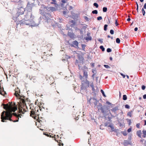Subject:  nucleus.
I'll list each match as a JSON object with an SVG mask.
<instances>
[{
  "mask_svg": "<svg viewBox=\"0 0 146 146\" xmlns=\"http://www.w3.org/2000/svg\"><path fill=\"white\" fill-rule=\"evenodd\" d=\"M85 39L86 40H91L92 38L91 36H88L86 37Z\"/></svg>",
  "mask_w": 146,
  "mask_h": 146,
  "instance_id": "18",
  "label": "nucleus"
},
{
  "mask_svg": "<svg viewBox=\"0 0 146 146\" xmlns=\"http://www.w3.org/2000/svg\"><path fill=\"white\" fill-rule=\"evenodd\" d=\"M110 33L112 34L113 35L114 33V31L113 30H111L110 31Z\"/></svg>",
  "mask_w": 146,
  "mask_h": 146,
  "instance_id": "38",
  "label": "nucleus"
},
{
  "mask_svg": "<svg viewBox=\"0 0 146 146\" xmlns=\"http://www.w3.org/2000/svg\"><path fill=\"white\" fill-rule=\"evenodd\" d=\"M108 127H110L111 128V129L112 130V131H114V127L112 125H110L109 126H108Z\"/></svg>",
  "mask_w": 146,
  "mask_h": 146,
  "instance_id": "16",
  "label": "nucleus"
},
{
  "mask_svg": "<svg viewBox=\"0 0 146 146\" xmlns=\"http://www.w3.org/2000/svg\"><path fill=\"white\" fill-rule=\"evenodd\" d=\"M108 38H110V35H108Z\"/></svg>",
  "mask_w": 146,
  "mask_h": 146,
  "instance_id": "64",
  "label": "nucleus"
},
{
  "mask_svg": "<svg viewBox=\"0 0 146 146\" xmlns=\"http://www.w3.org/2000/svg\"><path fill=\"white\" fill-rule=\"evenodd\" d=\"M39 128L40 130H41L42 131L44 130V129H42V128Z\"/></svg>",
  "mask_w": 146,
  "mask_h": 146,
  "instance_id": "57",
  "label": "nucleus"
},
{
  "mask_svg": "<svg viewBox=\"0 0 146 146\" xmlns=\"http://www.w3.org/2000/svg\"><path fill=\"white\" fill-rule=\"evenodd\" d=\"M92 13L96 14L98 13V11L96 10H95L92 11Z\"/></svg>",
  "mask_w": 146,
  "mask_h": 146,
  "instance_id": "25",
  "label": "nucleus"
},
{
  "mask_svg": "<svg viewBox=\"0 0 146 146\" xmlns=\"http://www.w3.org/2000/svg\"><path fill=\"white\" fill-rule=\"evenodd\" d=\"M138 30V28L137 27H136L134 29V30L135 31H137Z\"/></svg>",
  "mask_w": 146,
  "mask_h": 146,
  "instance_id": "52",
  "label": "nucleus"
},
{
  "mask_svg": "<svg viewBox=\"0 0 146 146\" xmlns=\"http://www.w3.org/2000/svg\"><path fill=\"white\" fill-rule=\"evenodd\" d=\"M142 89L144 90L145 89V86H144V85H143L142 86Z\"/></svg>",
  "mask_w": 146,
  "mask_h": 146,
  "instance_id": "40",
  "label": "nucleus"
},
{
  "mask_svg": "<svg viewBox=\"0 0 146 146\" xmlns=\"http://www.w3.org/2000/svg\"><path fill=\"white\" fill-rule=\"evenodd\" d=\"M102 19V17L100 16L97 17V20H100Z\"/></svg>",
  "mask_w": 146,
  "mask_h": 146,
  "instance_id": "35",
  "label": "nucleus"
},
{
  "mask_svg": "<svg viewBox=\"0 0 146 146\" xmlns=\"http://www.w3.org/2000/svg\"><path fill=\"white\" fill-rule=\"evenodd\" d=\"M53 2H51V4H55V0H52Z\"/></svg>",
  "mask_w": 146,
  "mask_h": 146,
  "instance_id": "49",
  "label": "nucleus"
},
{
  "mask_svg": "<svg viewBox=\"0 0 146 146\" xmlns=\"http://www.w3.org/2000/svg\"><path fill=\"white\" fill-rule=\"evenodd\" d=\"M102 39H100L98 40V41L100 42H103V41H102Z\"/></svg>",
  "mask_w": 146,
  "mask_h": 146,
  "instance_id": "53",
  "label": "nucleus"
},
{
  "mask_svg": "<svg viewBox=\"0 0 146 146\" xmlns=\"http://www.w3.org/2000/svg\"><path fill=\"white\" fill-rule=\"evenodd\" d=\"M93 100L94 101H95V102L96 103H94V104L95 105H96V103L97 102V100H96L95 99H93Z\"/></svg>",
  "mask_w": 146,
  "mask_h": 146,
  "instance_id": "48",
  "label": "nucleus"
},
{
  "mask_svg": "<svg viewBox=\"0 0 146 146\" xmlns=\"http://www.w3.org/2000/svg\"><path fill=\"white\" fill-rule=\"evenodd\" d=\"M117 110H118V108L117 107H115L112 109L111 110L113 112H115Z\"/></svg>",
  "mask_w": 146,
  "mask_h": 146,
  "instance_id": "13",
  "label": "nucleus"
},
{
  "mask_svg": "<svg viewBox=\"0 0 146 146\" xmlns=\"http://www.w3.org/2000/svg\"><path fill=\"white\" fill-rule=\"evenodd\" d=\"M107 9L106 7H104L103 8V11L104 12H106L107 11Z\"/></svg>",
  "mask_w": 146,
  "mask_h": 146,
  "instance_id": "23",
  "label": "nucleus"
},
{
  "mask_svg": "<svg viewBox=\"0 0 146 146\" xmlns=\"http://www.w3.org/2000/svg\"><path fill=\"white\" fill-rule=\"evenodd\" d=\"M139 124H137L136 125V126L138 128H139Z\"/></svg>",
  "mask_w": 146,
  "mask_h": 146,
  "instance_id": "46",
  "label": "nucleus"
},
{
  "mask_svg": "<svg viewBox=\"0 0 146 146\" xmlns=\"http://www.w3.org/2000/svg\"><path fill=\"white\" fill-rule=\"evenodd\" d=\"M54 78L52 77H50L49 78V79L48 81L49 83L50 84H53L54 82Z\"/></svg>",
  "mask_w": 146,
  "mask_h": 146,
  "instance_id": "8",
  "label": "nucleus"
},
{
  "mask_svg": "<svg viewBox=\"0 0 146 146\" xmlns=\"http://www.w3.org/2000/svg\"><path fill=\"white\" fill-rule=\"evenodd\" d=\"M143 98L144 99H146V94H145L143 96Z\"/></svg>",
  "mask_w": 146,
  "mask_h": 146,
  "instance_id": "47",
  "label": "nucleus"
},
{
  "mask_svg": "<svg viewBox=\"0 0 146 146\" xmlns=\"http://www.w3.org/2000/svg\"><path fill=\"white\" fill-rule=\"evenodd\" d=\"M25 11V9L23 7H20L18 9L17 12L16 14L17 15L19 16L20 15H22L23 14Z\"/></svg>",
  "mask_w": 146,
  "mask_h": 146,
  "instance_id": "5",
  "label": "nucleus"
},
{
  "mask_svg": "<svg viewBox=\"0 0 146 146\" xmlns=\"http://www.w3.org/2000/svg\"><path fill=\"white\" fill-rule=\"evenodd\" d=\"M85 46H86L84 44H82V48L83 50H84Z\"/></svg>",
  "mask_w": 146,
  "mask_h": 146,
  "instance_id": "26",
  "label": "nucleus"
},
{
  "mask_svg": "<svg viewBox=\"0 0 146 146\" xmlns=\"http://www.w3.org/2000/svg\"><path fill=\"white\" fill-rule=\"evenodd\" d=\"M84 18L87 21H88V18L87 17L85 16L84 17Z\"/></svg>",
  "mask_w": 146,
  "mask_h": 146,
  "instance_id": "45",
  "label": "nucleus"
},
{
  "mask_svg": "<svg viewBox=\"0 0 146 146\" xmlns=\"http://www.w3.org/2000/svg\"><path fill=\"white\" fill-rule=\"evenodd\" d=\"M91 65L92 66V67H94V63H92V64H91Z\"/></svg>",
  "mask_w": 146,
  "mask_h": 146,
  "instance_id": "55",
  "label": "nucleus"
},
{
  "mask_svg": "<svg viewBox=\"0 0 146 146\" xmlns=\"http://www.w3.org/2000/svg\"><path fill=\"white\" fill-rule=\"evenodd\" d=\"M131 128H129L127 130V132L129 133L131 131Z\"/></svg>",
  "mask_w": 146,
  "mask_h": 146,
  "instance_id": "41",
  "label": "nucleus"
},
{
  "mask_svg": "<svg viewBox=\"0 0 146 146\" xmlns=\"http://www.w3.org/2000/svg\"><path fill=\"white\" fill-rule=\"evenodd\" d=\"M8 104H3L1 106H3V108L6 111H3L1 114V121L2 122H5V120H9L13 122H18L19 117H21L20 115L21 114H17L16 113H12V112L15 111L17 110V105L15 103L9 102Z\"/></svg>",
  "mask_w": 146,
  "mask_h": 146,
  "instance_id": "1",
  "label": "nucleus"
},
{
  "mask_svg": "<svg viewBox=\"0 0 146 146\" xmlns=\"http://www.w3.org/2000/svg\"><path fill=\"white\" fill-rule=\"evenodd\" d=\"M40 111H44L45 110V109L44 108H41L40 107V108L39 109Z\"/></svg>",
  "mask_w": 146,
  "mask_h": 146,
  "instance_id": "24",
  "label": "nucleus"
},
{
  "mask_svg": "<svg viewBox=\"0 0 146 146\" xmlns=\"http://www.w3.org/2000/svg\"><path fill=\"white\" fill-rule=\"evenodd\" d=\"M137 135L139 137H141V130H138L137 132Z\"/></svg>",
  "mask_w": 146,
  "mask_h": 146,
  "instance_id": "11",
  "label": "nucleus"
},
{
  "mask_svg": "<svg viewBox=\"0 0 146 146\" xmlns=\"http://www.w3.org/2000/svg\"><path fill=\"white\" fill-rule=\"evenodd\" d=\"M14 95L17 97L21 100L19 103L18 102L19 104V111L18 112L19 113H22V114H24L25 112L26 111L25 108L26 107L25 102V100L22 98H23L24 97L21 96L17 91H15Z\"/></svg>",
  "mask_w": 146,
  "mask_h": 146,
  "instance_id": "2",
  "label": "nucleus"
},
{
  "mask_svg": "<svg viewBox=\"0 0 146 146\" xmlns=\"http://www.w3.org/2000/svg\"><path fill=\"white\" fill-rule=\"evenodd\" d=\"M115 24L116 26H117L118 25V24L117 20H115Z\"/></svg>",
  "mask_w": 146,
  "mask_h": 146,
  "instance_id": "42",
  "label": "nucleus"
},
{
  "mask_svg": "<svg viewBox=\"0 0 146 146\" xmlns=\"http://www.w3.org/2000/svg\"><path fill=\"white\" fill-rule=\"evenodd\" d=\"M116 42L117 43H119L120 42V40L118 38H117L116 40Z\"/></svg>",
  "mask_w": 146,
  "mask_h": 146,
  "instance_id": "21",
  "label": "nucleus"
},
{
  "mask_svg": "<svg viewBox=\"0 0 146 146\" xmlns=\"http://www.w3.org/2000/svg\"><path fill=\"white\" fill-rule=\"evenodd\" d=\"M143 137L144 138H145L146 137V131L143 130Z\"/></svg>",
  "mask_w": 146,
  "mask_h": 146,
  "instance_id": "15",
  "label": "nucleus"
},
{
  "mask_svg": "<svg viewBox=\"0 0 146 146\" xmlns=\"http://www.w3.org/2000/svg\"><path fill=\"white\" fill-rule=\"evenodd\" d=\"M108 27V25H105L104 26V29L105 31H106L107 30V27Z\"/></svg>",
  "mask_w": 146,
  "mask_h": 146,
  "instance_id": "28",
  "label": "nucleus"
},
{
  "mask_svg": "<svg viewBox=\"0 0 146 146\" xmlns=\"http://www.w3.org/2000/svg\"><path fill=\"white\" fill-rule=\"evenodd\" d=\"M101 91V92L102 93V94L103 96H105V97L106 96L105 95V94H104V91L103 90H101L100 91Z\"/></svg>",
  "mask_w": 146,
  "mask_h": 146,
  "instance_id": "31",
  "label": "nucleus"
},
{
  "mask_svg": "<svg viewBox=\"0 0 146 146\" xmlns=\"http://www.w3.org/2000/svg\"><path fill=\"white\" fill-rule=\"evenodd\" d=\"M100 48L103 51H104L105 50V48L103 46H100Z\"/></svg>",
  "mask_w": 146,
  "mask_h": 146,
  "instance_id": "22",
  "label": "nucleus"
},
{
  "mask_svg": "<svg viewBox=\"0 0 146 146\" xmlns=\"http://www.w3.org/2000/svg\"><path fill=\"white\" fill-rule=\"evenodd\" d=\"M120 74H121V75L123 76V78H125V75L123 74L122 73H121Z\"/></svg>",
  "mask_w": 146,
  "mask_h": 146,
  "instance_id": "43",
  "label": "nucleus"
},
{
  "mask_svg": "<svg viewBox=\"0 0 146 146\" xmlns=\"http://www.w3.org/2000/svg\"><path fill=\"white\" fill-rule=\"evenodd\" d=\"M127 115L129 116L130 117L131 116V112H129L127 113Z\"/></svg>",
  "mask_w": 146,
  "mask_h": 146,
  "instance_id": "37",
  "label": "nucleus"
},
{
  "mask_svg": "<svg viewBox=\"0 0 146 146\" xmlns=\"http://www.w3.org/2000/svg\"><path fill=\"white\" fill-rule=\"evenodd\" d=\"M40 107L36 106L35 108L33 106H31L30 109L31 110L30 111V116L33 118L35 117V115L38 114L37 113L38 112Z\"/></svg>",
  "mask_w": 146,
  "mask_h": 146,
  "instance_id": "3",
  "label": "nucleus"
},
{
  "mask_svg": "<svg viewBox=\"0 0 146 146\" xmlns=\"http://www.w3.org/2000/svg\"><path fill=\"white\" fill-rule=\"evenodd\" d=\"M90 86L92 87V89L93 91L94 92H95V90L94 88V85L92 83V84H90Z\"/></svg>",
  "mask_w": 146,
  "mask_h": 146,
  "instance_id": "14",
  "label": "nucleus"
},
{
  "mask_svg": "<svg viewBox=\"0 0 146 146\" xmlns=\"http://www.w3.org/2000/svg\"><path fill=\"white\" fill-rule=\"evenodd\" d=\"M104 66L107 68H110V67L108 65H104Z\"/></svg>",
  "mask_w": 146,
  "mask_h": 146,
  "instance_id": "34",
  "label": "nucleus"
},
{
  "mask_svg": "<svg viewBox=\"0 0 146 146\" xmlns=\"http://www.w3.org/2000/svg\"><path fill=\"white\" fill-rule=\"evenodd\" d=\"M143 7L145 9H146V3L144 4Z\"/></svg>",
  "mask_w": 146,
  "mask_h": 146,
  "instance_id": "50",
  "label": "nucleus"
},
{
  "mask_svg": "<svg viewBox=\"0 0 146 146\" xmlns=\"http://www.w3.org/2000/svg\"><path fill=\"white\" fill-rule=\"evenodd\" d=\"M107 51L108 52H110L111 51V49L110 48H108L107 50Z\"/></svg>",
  "mask_w": 146,
  "mask_h": 146,
  "instance_id": "32",
  "label": "nucleus"
},
{
  "mask_svg": "<svg viewBox=\"0 0 146 146\" xmlns=\"http://www.w3.org/2000/svg\"><path fill=\"white\" fill-rule=\"evenodd\" d=\"M83 71H88V68L86 66H84L83 68Z\"/></svg>",
  "mask_w": 146,
  "mask_h": 146,
  "instance_id": "19",
  "label": "nucleus"
},
{
  "mask_svg": "<svg viewBox=\"0 0 146 146\" xmlns=\"http://www.w3.org/2000/svg\"><path fill=\"white\" fill-rule=\"evenodd\" d=\"M127 97L126 95H124L123 96V100H127Z\"/></svg>",
  "mask_w": 146,
  "mask_h": 146,
  "instance_id": "17",
  "label": "nucleus"
},
{
  "mask_svg": "<svg viewBox=\"0 0 146 146\" xmlns=\"http://www.w3.org/2000/svg\"><path fill=\"white\" fill-rule=\"evenodd\" d=\"M87 72L88 71H83V76L85 77L86 78H87L88 77Z\"/></svg>",
  "mask_w": 146,
  "mask_h": 146,
  "instance_id": "10",
  "label": "nucleus"
},
{
  "mask_svg": "<svg viewBox=\"0 0 146 146\" xmlns=\"http://www.w3.org/2000/svg\"><path fill=\"white\" fill-rule=\"evenodd\" d=\"M49 8L50 10H51L52 11H53L54 10V8L53 7H50Z\"/></svg>",
  "mask_w": 146,
  "mask_h": 146,
  "instance_id": "27",
  "label": "nucleus"
},
{
  "mask_svg": "<svg viewBox=\"0 0 146 146\" xmlns=\"http://www.w3.org/2000/svg\"><path fill=\"white\" fill-rule=\"evenodd\" d=\"M142 13H143V16H144L145 15V10H144L143 8L142 9Z\"/></svg>",
  "mask_w": 146,
  "mask_h": 146,
  "instance_id": "30",
  "label": "nucleus"
},
{
  "mask_svg": "<svg viewBox=\"0 0 146 146\" xmlns=\"http://www.w3.org/2000/svg\"><path fill=\"white\" fill-rule=\"evenodd\" d=\"M126 76L127 77V78L128 79L129 78V77L128 75H126Z\"/></svg>",
  "mask_w": 146,
  "mask_h": 146,
  "instance_id": "61",
  "label": "nucleus"
},
{
  "mask_svg": "<svg viewBox=\"0 0 146 146\" xmlns=\"http://www.w3.org/2000/svg\"><path fill=\"white\" fill-rule=\"evenodd\" d=\"M141 2H143V0H140Z\"/></svg>",
  "mask_w": 146,
  "mask_h": 146,
  "instance_id": "62",
  "label": "nucleus"
},
{
  "mask_svg": "<svg viewBox=\"0 0 146 146\" xmlns=\"http://www.w3.org/2000/svg\"><path fill=\"white\" fill-rule=\"evenodd\" d=\"M101 106H100V110H101L102 111V112L103 113H104V111L103 110V108L101 106Z\"/></svg>",
  "mask_w": 146,
  "mask_h": 146,
  "instance_id": "36",
  "label": "nucleus"
},
{
  "mask_svg": "<svg viewBox=\"0 0 146 146\" xmlns=\"http://www.w3.org/2000/svg\"><path fill=\"white\" fill-rule=\"evenodd\" d=\"M110 60H112V58L111 57H110Z\"/></svg>",
  "mask_w": 146,
  "mask_h": 146,
  "instance_id": "60",
  "label": "nucleus"
},
{
  "mask_svg": "<svg viewBox=\"0 0 146 146\" xmlns=\"http://www.w3.org/2000/svg\"><path fill=\"white\" fill-rule=\"evenodd\" d=\"M130 20H131V19L130 18H128V19H127V20L128 21H129Z\"/></svg>",
  "mask_w": 146,
  "mask_h": 146,
  "instance_id": "56",
  "label": "nucleus"
},
{
  "mask_svg": "<svg viewBox=\"0 0 146 146\" xmlns=\"http://www.w3.org/2000/svg\"><path fill=\"white\" fill-rule=\"evenodd\" d=\"M128 122L129 123V125H130L131 122V120L130 119H129L128 121Z\"/></svg>",
  "mask_w": 146,
  "mask_h": 146,
  "instance_id": "44",
  "label": "nucleus"
},
{
  "mask_svg": "<svg viewBox=\"0 0 146 146\" xmlns=\"http://www.w3.org/2000/svg\"><path fill=\"white\" fill-rule=\"evenodd\" d=\"M63 13L64 15H66V11H64Z\"/></svg>",
  "mask_w": 146,
  "mask_h": 146,
  "instance_id": "51",
  "label": "nucleus"
},
{
  "mask_svg": "<svg viewBox=\"0 0 146 146\" xmlns=\"http://www.w3.org/2000/svg\"><path fill=\"white\" fill-rule=\"evenodd\" d=\"M125 107L126 108L129 109L130 108V106L129 105L126 104L125 105Z\"/></svg>",
  "mask_w": 146,
  "mask_h": 146,
  "instance_id": "33",
  "label": "nucleus"
},
{
  "mask_svg": "<svg viewBox=\"0 0 146 146\" xmlns=\"http://www.w3.org/2000/svg\"><path fill=\"white\" fill-rule=\"evenodd\" d=\"M79 78H80V79L82 80V82H83L82 83V85H83V84H84V82H83V81L82 80H83V77L81 75H80L79 76Z\"/></svg>",
  "mask_w": 146,
  "mask_h": 146,
  "instance_id": "20",
  "label": "nucleus"
},
{
  "mask_svg": "<svg viewBox=\"0 0 146 146\" xmlns=\"http://www.w3.org/2000/svg\"><path fill=\"white\" fill-rule=\"evenodd\" d=\"M85 84H86L85 86L86 87H88L89 86L90 82L88 81L87 80H86L85 82Z\"/></svg>",
  "mask_w": 146,
  "mask_h": 146,
  "instance_id": "12",
  "label": "nucleus"
},
{
  "mask_svg": "<svg viewBox=\"0 0 146 146\" xmlns=\"http://www.w3.org/2000/svg\"><path fill=\"white\" fill-rule=\"evenodd\" d=\"M94 5L96 7V8H98V4L97 3H94Z\"/></svg>",
  "mask_w": 146,
  "mask_h": 146,
  "instance_id": "29",
  "label": "nucleus"
},
{
  "mask_svg": "<svg viewBox=\"0 0 146 146\" xmlns=\"http://www.w3.org/2000/svg\"><path fill=\"white\" fill-rule=\"evenodd\" d=\"M43 18L45 20H46L48 22H52L53 21V20L52 19V17L50 14L48 13H45L44 15H42Z\"/></svg>",
  "mask_w": 146,
  "mask_h": 146,
  "instance_id": "4",
  "label": "nucleus"
},
{
  "mask_svg": "<svg viewBox=\"0 0 146 146\" xmlns=\"http://www.w3.org/2000/svg\"><path fill=\"white\" fill-rule=\"evenodd\" d=\"M67 2V0H62V2L64 3H66Z\"/></svg>",
  "mask_w": 146,
  "mask_h": 146,
  "instance_id": "39",
  "label": "nucleus"
},
{
  "mask_svg": "<svg viewBox=\"0 0 146 146\" xmlns=\"http://www.w3.org/2000/svg\"><path fill=\"white\" fill-rule=\"evenodd\" d=\"M9 75L10 76H11V74L10 71H9Z\"/></svg>",
  "mask_w": 146,
  "mask_h": 146,
  "instance_id": "59",
  "label": "nucleus"
},
{
  "mask_svg": "<svg viewBox=\"0 0 146 146\" xmlns=\"http://www.w3.org/2000/svg\"><path fill=\"white\" fill-rule=\"evenodd\" d=\"M44 54L42 56V58L43 59V60H46L49 59L50 55L46 54V53L45 52H44Z\"/></svg>",
  "mask_w": 146,
  "mask_h": 146,
  "instance_id": "6",
  "label": "nucleus"
},
{
  "mask_svg": "<svg viewBox=\"0 0 146 146\" xmlns=\"http://www.w3.org/2000/svg\"><path fill=\"white\" fill-rule=\"evenodd\" d=\"M137 12H138V5L137 4Z\"/></svg>",
  "mask_w": 146,
  "mask_h": 146,
  "instance_id": "54",
  "label": "nucleus"
},
{
  "mask_svg": "<svg viewBox=\"0 0 146 146\" xmlns=\"http://www.w3.org/2000/svg\"><path fill=\"white\" fill-rule=\"evenodd\" d=\"M44 135L47 136L48 137H50L52 138H54V139L55 140V134L54 133H49V134H46V133H44Z\"/></svg>",
  "mask_w": 146,
  "mask_h": 146,
  "instance_id": "7",
  "label": "nucleus"
},
{
  "mask_svg": "<svg viewBox=\"0 0 146 146\" xmlns=\"http://www.w3.org/2000/svg\"><path fill=\"white\" fill-rule=\"evenodd\" d=\"M73 44H72L71 46H74L73 45H74L76 46H77L78 47V42L76 40H75L74 41L72 42Z\"/></svg>",
  "mask_w": 146,
  "mask_h": 146,
  "instance_id": "9",
  "label": "nucleus"
},
{
  "mask_svg": "<svg viewBox=\"0 0 146 146\" xmlns=\"http://www.w3.org/2000/svg\"><path fill=\"white\" fill-rule=\"evenodd\" d=\"M144 121L145 122L144 125H146V120H145Z\"/></svg>",
  "mask_w": 146,
  "mask_h": 146,
  "instance_id": "58",
  "label": "nucleus"
},
{
  "mask_svg": "<svg viewBox=\"0 0 146 146\" xmlns=\"http://www.w3.org/2000/svg\"><path fill=\"white\" fill-rule=\"evenodd\" d=\"M141 98H141V97H139V100H141Z\"/></svg>",
  "mask_w": 146,
  "mask_h": 146,
  "instance_id": "63",
  "label": "nucleus"
}]
</instances>
